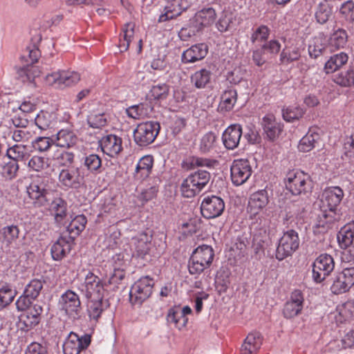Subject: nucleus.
Listing matches in <instances>:
<instances>
[{"label":"nucleus","instance_id":"f257e3e1","mask_svg":"<svg viewBox=\"0 0 354 354\" xmlns=\"http://www.w3.org/2000/svg\"><path fill=\"white\" fill-rule=\"evenodd\" d=\"M344 197V192L339 187H330L324 189L321 198L319 213L314 227L324 232L341 219L342 214L337 209Z\"/></svg>","mask_w":354,"mask_h":354},{"label":"nucleus","instance_id":"f03ea898","mask_svg":"<svg viewBox=\"0 0 354 354\" xmlns=\"http://www.w3.org/2000/svg\"><path fill=\"white\" fill-rule=\"evenodd\" d=\"M214 252L208 245L196 248L190 257L188 269L191 274H199L209 268L214 259Z\"/></svg>","mask_w":354,"mask_h":354},{"label":"nucleus","instance_id":"7ed1b4c3","mask_svg":"<svg viewBox=\"0 0 354 354\" xmlns=\"http://www.w3.org/2000/svg\"><path fill=\"white\" fill-rule=\"evenodd\" d=\"M210 174L205 170H198L189 175L181 184L184 197L192 198L198 194L208 183Z\"/></svg>","mask_w":354,"mask_h":354},{"label":"nucleus","instance_id":"20e7f679","mask_svg":"<svg viewBox=\"0 0 354 354\" xmlns=\"http://www.w3.org/2000/svg\"><path fill=\"white\" fill-rule=\"evenodd\" d=\"M153 279L148 276L137 280L131 286L129 292V300L131 304L140 306L148 299L153 292Z\"/></svg>","mask_w":354,"mask_h":354},{"label":"nucleus","instance_id":"39448f33","mask_svg":"<svg viewBox=\"0 0 354 354\" xmlns=\"http://www.w3.org/2000/svg\"><path fill=\"white\" fill-rule=\"evenodd\" d=\"M106 286V282L104 283L98 276L88 271L80 287V290L87 299L102 298L104 295Z\"/></svg>","mask_w":354,"mask_h":354},{"label":"nucleus","instance_id":"423d86ee","mask_svg":"<svg viewBox=\"0 0 354 354\" xmlns=\"http://www.w3.org/2000/svg\"><path fill=\"white\" fill-rule=\"evenodd\" d=\"M160 129V124L156 122L140 123L133 131L134 141L139 146H147L154 141Z\"/></svg>","mask_w":354,"mask_h":354},{"label":"nucleus","instance_id":"0eeeda50","mask_svg":"<svg viewBox=\"0 0 354 354\" xmlns=\"http://www.w3.org/2000/svg\"><path fill=\"white\" fill-rule=\"evenodd\" d=\"M48 179L43 177H36L32 179L26 187V192L33 203L37 206H44L48 202Z\"/></svg>","mask_w":354,"mask_h":354},{"label":"nucleus","instance_id":"6e6552de","mask_svg":"<svg viewBox=\"0 0 354 354\" xmlns=\"http://www.w3.org/2000/svg\"><path fill=\"white\" fill-rule=\"evenodd\" d=\"M299 239L298 233L293 230L285 232L279 240L276 250V257L279 260L291 256L299 248Z\"/></svg>","mask_w":354,"mask_h":354},{"label":"nucleus","instance_id":"1a4fd4ad","mask_svg":"<svg viewBox=\"0 0 354 354\" xmlns=\"http://www.w3.org/2000/svg\"><path fill=\"white\" fill-rule=\"evenodd\" d=\"M84 174L78 167L67 166L59 173L58 180L62 187L66 189H78L84 183Z\"/></svg>","mask_w":354,"mask_h":354},{"label":"nucleus","instance_id":"9d476101","mask_svg":"<svg viewBox=\"0 0 354 354\" xmlns=\"http://www.w3.org/2000/svg\"><path fill=\"white\" fill-rule=\"evenodd\" d=\"M252 174V169L247 159L234 160L230 167V178L235 186L243 185Z\"/></svg>","mask_w":354,"mask_h":354},{"label":"nucleus","instance_id":"9b49d317","mask_svg":"<svg viewBox=\"0 0 354 354\" xmlns=\"http://www.w3.org/2000/svg\"><path fill=\"white\" fill-rule=\"evenodd\" d=\"M59 305L62 310L71 319H77L82 311L79 295L74 291L68 290L60 297Z\"/></svg>","mask_w":354,"mask_h":354},{"label":"nucleus","instance_id":"f8f14e48","mask_svg":"<svg viewBox=\"0 0 354 354\" xmlns=\"http://www.w3.org/2000/svg\"><path fill=\"white\" fill-rule=\"evenodd\" d=\"M335 268L333 258L327 254L319 255L313 266V279L316 283L322 282Z\"/></svg>","mask_w":354,"mask_h":354},{"label":"nucleus","instance_id":"ddd939ff","mask_svg":"<svg viewBox=\"0 0 354 354\" xmlns=\"http://www.w3.org/2000/svg\"><path fill=\"white\" fill-rule=\"evenodd\" d=\"M91 336L85 334L79 336L71 332L63 344L64 354H80L81 351L86 349L91 344Z\"/></svg>","mask_w":354,"mask_h":354},{"label":"nucleus","instance_id":"4468645a","mask_svg":"<svg viewBox=\"0 0 354 354\" xmlns=\"http://www.w3.org/2000/svg\"><path fill=\"white\" fill-rule=\"evenodd\" d=\"M225 209L223 200L214 195L205 197L201 205L202 215L206 218H214L219 216Z\"/></svg>","mask_w":354,"mask_h":354},{"label":"nucleus","instance_id":"2eb2a0df","mask_svg":"<svg viewBox=\"0 0 354 354\" xmlns=\"http://www.w3.org/2000/svg\"><path fill=\"white\" fill-rule=\"evenodd\" d=\"M308 179V176L301 171H290L286 176V187L293 195H299L306 192Z\"/></svg>","mask_w":354,"mask_h":354},{"label":"nucleus","instance_id":"dca6fc26","mask_svg":"<svg viewBox=\"0 0 354 354\" xmlns=\"http://www.w3.org/2000/svg\"><path fill=\"white\" fill-rule=\"evenodd\" d=\"M43 311L41 306L34 304L30 309L23 311L19 315V326L24 331H28L36 326L40 322Z\"/></svg>","mask_w":354,"mask_h":354},{"label":"nucleus","instance_id":"f3484780","mask_svg":"<svg viewBox=\"0 0 354 354\" xmlns=\"http://www.w3.org/2000/svg\"><path fill=\"white\" fill-rule=\"evenodd\" d=\"M40 27L35 28L30 30L31 41L32 45L27 47L26 50L21 57V59L26 63V65H33L38 61L40 57V51L38 48V44L41 41L43 35Z\"/></svg>","mask_w":354,"mask_h":354},{"label":"nucleus","instance_id":"a211bd4d","mask_svg":"<svg viewBox=\"0 0 354 354\" xmlns=\"http://www.w3.org/2000/svg\"><path fill=\"white\" fill-rule=\"evenodd\" d=\"M152 236L146 232H142L133 237L130 246L133 255L143 258L147 254L151 247Z\"/></svg>","mask_w":354,"mask_h":354},{"label":"nucleus","instance_id":"6ab92c4d","mask_svg":"<svg viewBox=\"0 0 354 354\" xmlns=\"http://www.w3.org/2000/svg\"><path fill=\"white\" fill-rule=\"evenodd\" d=\"M304 298L302 292L299 290H294L290 299L285 304L283 314L287 319H291L301 313Z\"/></svg>","mask_w":354,"mask_h":354},{"label":"nucleus","instance_id":"aec40b11","mask_svg":"<svg viewBox=\"0 0 354 354\" xmlns=\"http://www.w3.org/2000/svg\"><path fill=\"white\" fill-rule=\"evenodd\" d=\"M100 145L104 153L111 158L116 157L122 151V140L114 134L102 137Z\"/></svg>","mask_w":354,"mask_h":354},{"label":"nucleus","instance_id":"412c9836","mask_svg":"<svg viewBox=\"0 0 354 354\" xmlns=\"http://www.w3.org/2000/svg\"><path fill=\"white\" fill-rule=\"evenodd\" d=\"M192 313V309L188 306L180 308L174 306L170 308L167 315V321L169 324H174L178 329L185 327L187 323V315Z\"/></svg>","mask_w":354,"mask_h":354},{"label":"nucleus","instance_id":"4be33fe9","mask_svg":"<svg viewBox=\"0 0 354 354\" xmlns=\"http://www.w3.org/2000/svg\"><path fill=\"white\" fill-rule=\"evenodd\" d=\"M241 136L242 128L240 124L230 125L223 133L222 139L224 146L228 149H236L239 146Z\"/></svg>","mask_w":354,"mask_h":354},{"label":"nucleus","instance_id":"5701e85b","mask_svg":"<svg viewBox=\"0 0 354 354\" xmlns=\"http://www.w3.org/2000/svg\"><path fill=\"white\" fill-rule=\"evenodd\" d=\"M262 127L266 138L272 141L275 140L282 131V125L272 114H267L263 118Z\"/></svg>","mask_w":354,"mask_h":354},{"label":"nucleus","instance_id":"b1692460","mask_svg":"<svg viewBox=\"0 0 354 354\" xmlns=\"http://www.w3.org/2000/svg\"><path fill=\"white\" fill-rule=\"evenodd\" d=\"M207 52L208 48L205 44L193 45L183 53L182 62L189 64L201 60L207 55Z\"/></svg>","mask_w":354,"mask_h":354},{"label":"nucleus","instance_id":"393cba45","mask_svg":"<svg viewBox=\"0 0 354 354\" xmlns=\"http://www.w3.org/2000/svg\"><path fill=\"white\" fill-rule=\"evenodd\" d=\"M122 31L124 39L120 41L119 44L122 52L127 50L130 44L141 37L140 26L136 24H125Z\"/></svg>","mask_w":354,"mask_h":354},{"label":"nucleus","instance_id":"a878e982","mask_svg":"<svg viewBox=\"0 0 354 354\" xmlns=\"http://www.w3.org/2000/svg\"><path fill=\"white\" fill-rule=\"evenodd\" d=\"M269 202L268 192L262 189L252 194L248 203V208L251 214H257L265 208Z\"/></svg>","mask_w":354,"mask_h":354},{"label":"nucleus","instance_id":"bb28decb","mask_svg":"<svg viewBox=\"0 0 354 354\" xmlns=\"http://www.w3.org/2000/svg\"><path fill=\"white\" fill-rule=\"evenodd\" d=\"M171 3V6L165 7V12L159 17L158 22H165L171 20L180 15L183 10L187 8L186 0H167Z\"/></svg>","mask_w":354,"mask_h":354},{"label":"nucleus","instance_id":"cd10ccee","mask_svg":"<svg viewBox=\"0 0 354 354\" xmlns=\"http://www.w3.org/2000/svg\"><path fill=\"white\" fill-rule=\"evenodd\" d=\"M262 344V337L258 332L250 333L244 340L241 354H257Z\"/></svg>","mask_w":354,"mask_h":354},{"label":"nucleus","instance_id":"c85d7f7f","mask_svg":"<svg viewBox=\"0 0 354 354\" xmlns=\"http://www.w3.org/2000/svg\"><path fill=\"white\" fill-rule=\"evenodd\" d=\"M1 238L2 243L6 247L12 246L15 248H19L18 240L19 239V229L17 225H9L1 230Z\"/></svg>","mask_w":354,"mask_h":354},{"label":"nucleus","instance_id":"c756f323","mask_svg":"<svg viewBox=\"0 0 354 354\" xmlns=\"http://www.w3.org/2000/svg\"><path fill=\"white\" fill-rule=\"evenodd\" d=\"M88 304V313L91 319L97 321L102 313L109 307V302L106 299L102 298H89Z\"/></svg>","mask_w":354,"mask_h":354},{"label":"nucleus","instance_id":"7c9ffc66","mask_svg":"<svg viewBox=\"0 0 354 354\" xmlns=\"http://www.w3.org/2000/svg\"><path fill=\"white\" fill-rule=\"evenodd\" d=\"M55 145L62 148H71L76 145L77 137L75 133L68 129L59 131L54 139Z\"/></svg>","mask_w":354,"mask_h":354},{"label":"nucleus","instance_id":"2f4dec72","mask_svg":"<svg viewBox=\"0 0 354 354\" xmlns=\"http://www.w3.org/2000/svg\"><path fill=\"white\" fill-rule=\"evenodd\" d=\"M71 250V241L64 237H60L53 244L50 252L53 259L59 261L64 258Z\"/></svg>","mask_w":354,"mask_h":354},{"label":"nucleus","instance_id":"473e14b6","mask_svg":"<svg viewBox=\"0 0 354 354\" xmlns=\"http://www.w3.org/2000/svg\"><path fill=\"white\" fill-rule=\"evenodd\" d=\"M329 48L328 38L323 34L315 36L308 46L310 57H317Z\"/></svg>","mask_w":354,"mask_h":354},{"label":"nucleus","instance_id":"72a5a7b5","mask_svg":"<svg viewBox=\"0 0 354 354\" xmlns=\"http://www.w3.org/2000/svg\"><path fill=\"white\" fill-rule=\"evenodd\" d=\"M337 241L342 248L351 246L354 241V221L347 223L337 234Z\"/></svg>","mask_w":354,"mask_h":354},{"label":"nucleus","instance_id":"f704fd0d","mask_svg":"<svg viewBox=\"0 0 354 354\" xmlns=\"http://www.w3.org/2000/svg\"><path fill=\"white\" fill-rule=\"evenodd\" d=\"M153 164L151 156H145L138 161L135 171V176L138 179H145L151 174Z\"/></svg>","mask_w":354,"mask_h":354},{"label":"nucleus","instance_id":"c9c22d12","mask_svg":"<svg viewBox=\"0 0 354 354\" xmlns=\"http://www.w3.org/2000/svg\"><path fill=\"white\" fill-rule=\"evenodd\" d=\"M56 115L53 112L41 111L35 119V124L41 130H46L53 128L57 121Z\"/></svg>","mask_w":354,"mask_h":354},{"label":"nucleus","instance_id":"e433bc0d","mask_svg":"<svg viewBox=\"0 0 354 354\" xmlns=\"http://www.w3.org/2000/svg\"><path fill=\"white\" fill-rule=\"evenodd\" d=\"M236 101V91L232 88H229L222 93L218 109L221 111H230L234 108Z\"/></svg>","mask_w":354,"mask_h":354},{"label":"nucleus","instance_id":"4c0bfd02","mask_svg":"<svg viewBox=\"0 0 354 354\" xmlns=\"http://www.w3.org/2000/svg\"><path fill=\"white\" fill-rule=\"evenodd\" d=\"M335 315L337 322L344 323L354 316V300H349L337 307Z\"/></svg>","mask_w":354,"mask_h":354},{"label":"nucleus","instance_id":"58836bf2","mask_svg":"<svg viewBox=\"0 0 354 354\" xmlns=\"http://www.w3.org/2000/svg\"><path fill=\"white\" fill-rule=\"evenodd\" d=\"M7 156L12 160L18 161H26L30 157L29 149L24 145H15L7 149Z\"/></svg>","mask_w":354,"mask_h":354},{"label":"nucleus","instance_id":"ea45409f","mask_svg":"<svg viewBox=\"0 0 354 354\" xmlns=\"http://www.w3.org/2000/svg\"><path fill=\"white\" fill-rule=\"evenodd\" d=\"M319 134L313 130L309 131L300 140L298 149L302 152H308L314 147L315 143L319 140Z\"/></svg>","mask_w":354,"mask_h":354},{"label":"nucleus","instance_id":"a19ab883","mask_svg":"<svg viewBox=\"0 0 354 354\" xmlns=\"http://www.w3.org/2000/svg\"><path fill=\"white\" fill-rule=\"evenodd\" d=\"M348 58V55L344 53H340L330 57L325 64L324 69L326 73H332L337 71L346 64Z\"/></svg>","mask_w":354,"mask_h":354},{"label":"nucleus","instance_id":"79ce46f5","mask_svg":"<svg viewBox=\"0 0 354 354\" xmlns=\"http://www.w3.org/2000/svg\"><path fill=\"white\" fill-rule=\"evenodd\" d=\"M348 39V35L346 30L338 29L335 30L328 38L330 50H334L340 48H344Z\"/></svg>","mask_w":354,"mask_h":354},{"label":"nucleus","instance_id":"37998d69","mask_svg":"<svg viewBox=\"0 0 354 354\" xmlns=\"http://www.w3.org/2000/svg\"><path fill=\"white\" fill-rule=\"evenodd\" d=\"M217 137L212 131L205 133L201 139L199 143V150L203 153H207L216 148Z\"/></svg>","mask_w":354,"mask_h":354},{"label":"nucleus","instance_id":"c03bdc74","mask_svg":"<svg viewBox=\"0 0 354 354\" xmlns=\"http://www.w3.org/2000/svg\"><path fill=\"white\" fill-rule=\"evenodd\" d=\"M50 210L57 223H61L66 216V203L61 198H57L51 203Z\"/></svg>","mask_w":354,"mask_h":354},{"label":"nucleus","instance_id":"a18cd8bd","mask_svg":"<svg viewBox=\"0 0 354 354\" xmlns=\"http://www.w3.org/2000/svg\"><path fill=\"white\" fill-rule=\"evenodd\" d=\"M129 118L133 120H141L149 114V106L147 104L140 103L128 107L125 111Z\"/></svg>","mask_w":354,"mask_h":354},{"label":"nucleus","instance_id":"49530a36","mask_svg":"<svg viewBox=\"0 0 354 354\" xmlns=\"http://www.w3.org/2000/svg\"><path fill=\"white\" fill-rule=\"evenodd\" d=\"M211 78V72L205 68L196 71L191 76L192 83L198 88H204L209 83Z\"/></svg>","mask_w":354,"mask_h":354},{"label":"nucleus","instance_id":"de8ad7c7","mask_svg":"<svg viewBox=\"0 0 354 354\" xmlns=\"http://www.w3.org/2000/svg\"><path fill=\"white\" fill-rule=\"evenodd\" d=\"M84 165L92 174H100L102 168V159L97 154L91 153L85 156Z\"/></svg>","mask_w":354,"mask_h":354},{"label":"nucleus","instance_id":"09e8293b","mask_svg":"<svg viewBox=\"0 0 354 354\" xmlns=\"http://www.w3.org/2000/svg\"><path fill=\"white\" fill-rule=\"evenodd\" d=\"M85 216L81 214L75 216L67 226V230L71 236H77L82 232L86 224Z\"/></svg>","mask_w":354,"mask_h":354},{"label":"nucleus","instance_id":"8fccbe9b","mask_svg":"<svg viewBox=\"0 0 354 354\" xmlns=\"http://www.w3.org/2000/svg\"><path fill=\"white\" fill-rule=\"evenodd\" d=\"M27 165L30 170L39 172L47 169L50 164L48 159L45 157L33 156L28 162Z\"/></svg>","mask_w":354,"mask_h":354},{"label":"nucleus","instance_id":"3c124183","mask_svg":"<svg viewBox=\"0 0 354 354\" xmlns=\"http://www.w3.org/2000/svg\"><path fill=\"white\" fill-rule=\"evenodd\" d=\"M317 22H327L334 19L332 8L326 3H320L315 12Z\"/></svg>","mask_w":354,"mask_h":354},{"label":"nucleus","instance_id":"603ef678","mask_svg":"<svg viewBox=\"0 0 354 354\" xmlns=\"http://www.w3.org/2000/svg\"><path fill=\"white\" fill-rule=\"evenodd\" d=\"M44 281L40 279H32L26 285L24 292L26 296L36 299L43 288Z\"/></svg>","mask_w":354,"mask_h":354},{"label":"nucleus","instance_id":"864d4df0","mask_svg":"<svg viewBox=\"0 0 354 354\" xmlns=\"http://www.w3.org/2000/svg\"><path fill=\"white\" fill-rule=\"evenodd\" d=\"M304 111L299 106H290L283 109V118L288 122H293L302 118Z\"/></svg>","mask_w":354,"mask_h":354},{"label":"nucleus","instance_id":"5fc2aeb1","mask_svg":"<svg viewBox=\"0 0 354 354\" xmlns=\"http://www.w3.org/2000/svg\"><path fill=\"white\" fill-rule=\"evenodd\" d=\"M216 13L213 8H205L195 15L196 22H212L216 19Z\"/></svg>","mask_w":354,"mask_h":354},{"label":"nucleus","instance_id":"6e6d98bb","mask_svg":"<svg viewBox=\"0 0 354 354\" xmlns=\"http://www.w3.org/2000/svg\"><path fill=\"white\" fill-rule=\"evenodd\" d=\"M300 57L299 49L297 47H286L281 53L280 59L281 62L288 64L299 59Z\"/></svg>","mask_w":354,"mask_h":354},{"label":"nucleus","instance_id":"4d7b16f0","mask_svg":"<svg viewBox=\"0 0 354 354\" xmlns=\"http://www.w3.org/2000/svg\"><path fill=\"white\" fill-rule=\"evenodd\" d=\"M335 82L344 86H350L354 84V71L353 69L348 70L337 74L335 79Z\"/></svg>","mask_w":354,"mask_h":354},{"label":"nucleus","instance_id":"13d9d810","mask_svg":"<svg viewBox=\"0 0 354 354\" xmlns=\"http://www.w3.org/2000/svg\"><path fill=\"white\" fill-rule=\"evenodd\" d=\"M80 80V75L75 71H62L61 86H72L77 84Z\"/></svg>","mask_w":354,"mask_h":354},{"label":"nucleus","instance_id":"bf43d9fd","mask_svg":"<svg viewBox=\"0 0 354 354\" xmlns=\"http://www.w3.org/2000/svg\"><path fill=\"white\" fill-rule=\"evenodd\" d=\"M32 144L34 149L40 152H44L48 151L55 142L50 137H37Z\"/></svg>","mask_w":354,"mask_h":354},{"label":"nucleus","instance_id":"052dcab7","mask_svg":"<svg viewBox=\"0 0 354 354\" xmlns=\"http://www.w3.org/2000/svg\"><path fill=\"white\" fill-rule=\"evenodd\" d=\"M39 71L33 65H26L19 71L20 76L23 78V82H32L35 77L38 75Z\"/></svg>","mask_w":354,"mask_h":354},{"label":"nucleus","instance_id":"680f3d73","mask_svg":"<svg viewBox=\"0 0 354 354\" xmlns=\"http://www.w3.org/2000/svg\"><path fill=\"white\" fill-rule=\"evenodd\" d=\"M339 13L344 20L353 22L354 3L352 1H347L344 3L339 9Z\"/></svg>","mask_w":354,"mask_h":354},{"label":"nucleus","instance_id":"e2e57ef3","mask_svg":"<svg viewBox=\"0 0 354 354\" xmlns=\"http://www.w3.org/2000/svg\"><path fill=\"white\" fill-rule=\"evenodd\" d=\"M15 292L8 286L0 289V309L9 305L14 299Z\"/></svg>","mask_w":354,"mask_h":354},{"label":"nucleus","instance_id":"0e129e2a","mask_svg":"<svg viewBox=\"0 0 354 354\" xmlns=\"http://www.w3.org/2000/svg\"><path fill=\"white\" fill-rule=\"evenodd\" d=\"M330 290L333 293L338 295L346 292L350 289L348 287V285H346V283L342 279V277L337 273L333 279Z\"/></svg>","mask_w":354,"mask_h":354},{"label":"nucleus","instance_id":"69168bd1","mask_svg":"<svg viewBox=\"0 0 354 354\" xmlns=\"http://www.w3.org/2000/svg\"><path fill=\"white\" fill-rule=\"evenodd\" d=\"M169 92V87L166 84H158L152 86L150 91L151 97L154 99H165Z\"/></svg>","mask_w":354,"mask_h":354},{"label":"nucleus","instance_id":"338daca9","mask_svg":"<svg viewBox=\"0 0 354 354\" xmlns=\"http://www.w3.org/2000/svg\"><path fill=\"white\" fill-rule=\"evenodd\" d=\"M338 274L342 277V279L346 283L349 289L354 286V267L344 268Z\"/></svg>","mask_w":354,"mask_h":354},{"label":"nucleus","instance_id":"774afa93","mask_svg":"<svg viewBox=\"0 0 354 354\" xmlns=\"http://www.w3.org/2000/svg\"><path fill=\"white\" fill-rule=\"evenodd\" d=\"M25 354H48V351L45 344L32 342L27 346Z\"/></svg>","mask_w":354,"mask_h":354}]
</instances>
